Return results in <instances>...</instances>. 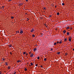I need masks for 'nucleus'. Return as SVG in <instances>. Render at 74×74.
<instances>
[{"mask_svg":"<svg viewBox=\"0 0 74 74\" xmlns=\"http://www.w3.org/2000/svg\"><path fill=\"white\" fill-rule=\"evenodd\" d=\"M60 52H57L58 55H59V54H60Z\"/></svg>","mask_w":74,"mask_h":74,"instance_id":"nucleus-17","label":"nucleus"},{"mask_svg":"<svg viewBox=\"0 0 74 74\" xmlns=\"http://www.w3.org/2000/svg\"><path fill=\"white\" fill-rule=\"evenodd\" d=\"M23 5V3H20V4L18 5L21 6V5Z\"/></svg>","mask_w":74,"mask_h":74,"instance_id":"nucleus-7","label":"nucleus"},{"mask_svg":"<svg viewBox=\"0 0 74 74\" xmlns=\"http://www.w3.org/2000/svg\"><path fill=\"white\" fill-rule=\"evenodd\" d=\"M38 66V64H36V66Z\"/></svg>","mask_w":74,"mask_h":74,"instance_id":"nucleus-35","label":"nucleus"},{"mask_svg":"<svg viewBox=\"0 0 74 74\" xmlns=\"http://www.w3.org/2000/svg\"><path fill=\"white\" fill-rule=\"evenodd\" d=\"M56 7H57V6H56V5L55 6V8H56Z\"/></svg>","mask_w":74,"mask_h":74,"instance_id":"nucleus-41","label":"nucleus"},{"mask_svg":"<svg viewBox=\"0 0 74 74\" xmlns=\"http://www.w3.org/2000/svg\"><path fill=\"white\" fill-rule=\"evenodd\" d=\"M25 71H27V69L26 68H25L24 69Z\"/></svg>","mask_w":74,"mask_h":74,"instance_id":"nucleus-23","label":"nucleus"},{"mask_svg":"<svg viewBox=\"0 0 74 74\" xmlns=\"http://www.w3.org/2000/svg\"><path fill=\"white\" fill-rule=\"evenodd\" d=\"M46 60H47V58H45L44 59V60L45 62L46 61Z\"/></svg>","mask_w":74,"mask_h":74,"instance_id":"nucleus-27","label":"nucleus"},{"mask_svg":"<svg viewBox=\"0 0 74 74\" xmlns=\"http://www.w3.org/2000/svg\"><path fill=\"white\" fill-rule=\"evenodd\" d=\"M62 5H64V3H62Z\"/></svg>","mask_w":74,"mask_h":74,"instance_id":"nucleus-32","label":"nucleus"},{"mask_svg":"<svg viewBox=\"0 0 74 74\" xmlns=\"http://www.w3.org/2000/svg\"><path fill=\"white\" fill-rule=\"evenodd\" d=\"M2 7L3 8H4V6H2Z\"/></svg>","mask_w":74,"mask_h":74,"instance_id":"nucleus-48","label":"nucleus"},{"mask_svg":"<svg viewBox=\"0 0 74 74\" xmlns=\"http://www.w3.org/2000/svg\"><path fill=\"white\" fill-rule=\"evenodd\" d=\"M11 19H14V17L12 16L11 17Z\"/></svg>","mask_w":74,"mask_h":74,"instance_id":"nucleus-24","label":"nucleus"},{"mask_svg":"<svg viewBox=\"0 0 74 74\" xmlns=\"http://www.w3.org/2000/svg\"><path fill=\"white\" fill-rule=\"evenodd\" d=\"M12 1V0H9V1H8L9 2H10V1Z\"/></svg>","mask_w":74,"mask_h":74,"instance_id":"nucleus-29","label":"nucleus"},{"mask_svg":"<svg viewBox=\"0 0 74 74\" xmlns=\"http://www.w3.org/2000/svg\"><path fill=\"white\" fill-rule=\"evenodd\" d=\"M32 37H35V35H34L33 34H32Z\"/></svg>","mask_w":74,"mask_h":74,"instance_id":"nucleus-18","label":"nucleus"},{"mask_svg":"<svg viewBox=\"0 0 74 74\" xmlns=\"http://www.w3.org/2000/svg\"><path fill=\"white\" fill-rule=\"evenodd\" d=\"M62 42L63 41L62 40H61L59 42V44H62Z\"/></svg>","mask_w":74,"mask_h":74,"instance_id":"nucleus-4","label":"nucleus"},{"mask_svg":"<svg viewBox=\"0 0 74 74\" xmlns=\"http://www.w3.org/2000/svg\"><path fill=\"white\" fill-rule=\"evenodd\" d=\"M4 60V59H3V60Z\"/></svg>","mask_w":74,"mask_h":74,"instance_id":"nucleus-51","label":"nucleus"},{"mask_svg":"<svg viewBox=\"0 0 74 74\" xmlns=\"http://www.w3.org/2000/svg\"><path fill=\"white\" fill-rule=\"evenodd\" d=\"M73 51H74V49H73Z\"/></svg>","mask_w":74,"mask_h":74,"instance_id":"nucleus-50","label":"nucleus"},{"mask_svg":"<svg viewBox=\"0 0 74 74\" xmlns=\"http://www.w3.org/2000/svg\"><path fill=\"white\" fill-rule=\"evenodd\" d=\"M8 70L9 69H11V66H9L8 67Z\"/></svg>","mask_w":74,"mask_h":74,"instance_id":"nucleus-14","label":"nucleus"},{"mask_svg":"<svg viewBox=\"0 0 74 74\" xmlns=\"http://www.w3.org/2000/svg\"><path fill=\"white\" fill-rule=\"evenodd\" d=\"M66 29H70V27L68 26L66 28Z\"/></svg>","mask_w":74,"mask_h":74,"instance_id":"nucleus-9","label":"nucleus"},{"mask_svg":"<svg viewBox=\"0 0 74 74\" xmlns=\"http://www.w3.org/2000/svg\"><path fill=\"white\" fill-rule=\"evenodd\" d=\"M6 0V1H7V0Z\"/></svg>","mask_w":74,"mask_h":74,"instance_id":"nucleus-55","label":"nucleus"},{"mask_svg":"<svg viewBox=\"0 0 74 74\" xmlns=\"http://www.w3.org/2000/svg\"><path fill=\"white\" fill-rule=\"evenodd\" d=\"M23 55H25V54H26V52H23Z\"/></svg>","mask_w":74,"mask_h":74,"instance_id":"nucleus-26","label":"nucleus"},{"mask_svg":"<svg viewBox=\"0 0 74 74\" xmlns=\"http://www.w3.org/2000/svg\"><path fill=\"white\" fill-rule=\"evenodd\" d=\"M40 67H41V68H42V65H41L40 66Z\"/></svg>","mask_w":74,"mask_h":74,"instance_id":"nucleus-37","label":"nucleus"},{"mask_svg":"<svg viewBox=\"0 0 74 74\" xmlns=\"http://www.w3.org/2000/svg\"><path fill=\"white\" fill-rule=\"evenodd\" d=\"M44 25H45V27H47L48 25H47L46 24H44Z\"/></svg>","mask_w":74,"mask_h":74,"instance_id":"nucleus-12","label":"nucleus"},{"mask_svg":"<svg viewBox=\"0 0 74 74\" xmlns=\"http://www.w3.org/2000/svg\"><path fill=\"white\" fill-rule=\"evenodd\" d=\"M33 55L34 54L33 53H32L31 55H30V57H31V58H32L33 56Z\"/></svg>","mask_w":74,"mask_h":74,"instance_id":"nucleus-3","label":"nucleus"},{"mask_svg":"<svg viewBox=\"0 0 74 74\" xmlns=\"http://www.w3.org/2000/svg\"><path fill=\"white\" fill-rule=\"evenodd\" d=\"M27 56V53L26 54V56Z\"/></svg>","mask_w":74,"mask_h":74,"instance_id":"nucleus-47","label":"nucleus"},{"mask_svg":"<svg viewBox=\"0 0 74 74\" xmlns=\"http://www.w3.org/2000/svg\"><path fill=\"white\" fill-rule=\"evenodd\" d=\"M71 39H72V37L71 36L69 38V39L68 40L69 41V42H71Z\"/></svg>","mask_w":74,"mask_h":74,"instance_id":"nucleus-1","label":"nucleus"},{"mask_svg":"<svg viewBox=\"0 0 74 74\" xmlns=\"http://www.w3.org/2000/svg\"><path fill=\"white\" fill-rule=\"evenodd\" d=\"M68 55V53H65V56H66L67 55Z\"/></svg>","mask_w":74,"mask_h":74,"instance_id":"nucleus-15","label":"nucleus"},{"mask_svg":"<svg viewBox=\"0 0 74 74\" xmlns=\"http://www.w3.org/2000/svg\"><path fill=\"white\" fill-rule=\"evenodd\" d=\"M26 1H28V0H25Z\"/></svg>","mask_w":74,"mask_h":74,"instance_id":"nucleus-40","label":"nucleus"},{"mask_svg":"<svg viewBox=\"0 0 74 74\" xmlns=\"http://www.w3.org/2000/svg\"><path fill=\"white\" fill-rule=\"evenodd\" d=\"M34 31V28H32V29L30 31L31 32H33Z\"/></svg>","mask_w":74,"mask_h":74,"instance_id":"nucleus-6","label":"nucleus"},{"mask_svg":"<svg viewBox=\"0 0 74 74\" xmlns=\"http://www.w3.org/2000/svg\"><path fill=\"white\" fill-rule=\"evenodd\" d=\"M40 59V57H38L37 58V59Z\"/></svg>","mask_w":74,"mask_h":74,"instance_id":"nucleus-31","label":"nucleus"},{"mask_svg":"<svg viewBox=\"0 0 74 74\" xmlns=\"http://www.w3.org/2000/svg\"><path fill=\"white\" fill-rule=\"evenodd\" d=\"M44 10H46L47 9V8L45 7H44Z\"/></svg>","mask_w":74,"mask_h":74,"instance_id":"nucleus-28","label":"nucleus"},{"mask_svg":"<svg viewBox=\"0 0 74 74\" xmlns=\"http://www.w3.org/2000/svg\"><path fill=\"white\" fill-rule=\"evenodd\" d=\"M17 33H19V31H18L17 32Z\"/></svg>","mask_w":74,"mask_h":74,"instance_id":"nucleus-43","label":"nucleus"},{"mask_svg":"<svg viewBox=\"0 0 74 74\" xmlns=\"http://www.w3.org/2000/svg\"><path fill=\"white\" fill-rule=\"evenodd\" d=\"M9 48H10V47H12V46L11 45H10L9 47H8Z\"/></svg>","mask_w":74,"mask_h":74,"instance_id":"nucleus-19","label":"nucleus"},{"mask_svg":"<svg viewBox=\"0 0 74 74\" xmlns=\"http://www.w3.org/2000/svg\"><path fill=\"white\" fill-rule=\"evenodd\" d=\"M52 50H53V49L51 48V51H52Z\"/></svg>","mask_w":74,"mask_h":74,"instance_id":"nucleus-36","label":"nucleus"},{"mask_svg":"<svg viewBox=\"0 0 74 74\" xmlns=\"http://www.w3.org/2000/svg\"><path fill=\"white\" fill-rule=\"evenodd\" d=\"M42 68V69H44V68Z\"/></svg>","mask_w":74,"mask_h":74,"instance_id":"nucleus-54","label":"nucleus"},{"mask_svg":"<svg viewBox=\"0 0 74 74\" xmlns=\"http://www.w3.org/2000/svg\"><path fill=\"white\" fill-rule=\"evenodd\" d=\"M57 15L59 16V12H58L57 13Z\"/></svg>","mask_w":74,"mask_h":74,"instance_id":"nucleus-21","label":"nucleus"},{"mask_svg":"<svg viewBox=\"0 0 74 74\" xmlns=\"http://www.w3.org/2000/svg\"><path fill=\"white\" fill-rule=\"evenodd\" d=\"M57 29H58L57 28H56V30H57Z\"/></svg>","mask_w":74,"mask_h":74,"instance_id":"nucleus-45","label":"nucleus"},{"mask_svg":"<svg viewBox=\"0 0 74 74\" xmlns=\"http://www.w3.org/2000/svg\"><path fill=\"white\" fill-rule=\"evenodd\" d=\"M17 62H18V63H19V62H21V61L18 60L17 61Z\"/></svg>","mask_w":74,"mask_h":74,"instance_id":"nucleus-11","label":"nucleus"},{"mask_svg":"<svg viewBox=\"0 0 74 74\" xmlns=\"http://www.w3.org/2000/svg\"><path fill=\"white\" fill-rule=\"evenodd\" d=\"M58 43H59V42L58 41H57V44H58Z\"/></svg>","mask_w":74,"mask_h":74,"instance_id":"nucleus-33","label":"nucleus"},{"mask_svg":"<svg viewBox=\"0 0 74 74\" xmlns=\"http://www.w3.org/2000/svg\"><path fill=\"white\" fill-rule=\"evenodd\" d=\"M64 33H66V30H64V31H63Z\"/></svg>","mask_w":74,"mask_h":74,"instance_id":"nucleus-16","label":"nucleus"},{"mask_svg":"<svg viewBox=\"0 0 74 74\" xmlns=\"http://www.w3.org/2000/svg\"><path fill=\"white\" fill-rule=\"evenodd\" d=\"M25 14H27V13H26Z\"/></svg>","mask_w":74,"mask_h":74,"instance_id":"nucleus-53","label":"nucleus"},{"mask_svg":"<svg viewBox=\"0 0 74 74\" xmlns=\"http://www.w3.org/2000/svg\"><path fill=\"white\" fill-rule=\"evenodd\" d=\"M49 18H51V15L50 16Z\"/></svg>","mask_w":74,"mask_h":74,"instance_id":"nucleus-44","label":"nucleus"},{"mask_svg":"<svg viewBox=\"0 0 74 74\" xmlns=\"http://www.w3.org/2000/svg\"><path fill=\"white\" fill-rule=\"evenodd\" d=\"M31 52H30L29 53V54H31Z\"/></svg>","mask_w":74,"mask_h":74,"instance_id":"nucleus-46","label":"nucleus"},{"mask_svg":"<svg viewBox=\"0 0 74 74\" xmlns=\"http://www.w3.org/2000/svg\"><path fill=\"white\" fill-rule=\"evenodd\" d=\"M30 64L31 65V66H33V64L32 63H31Z\"/></svg>","mask_w":74,"mask_h":74,"instance_id":"nucleus-20","label":"nucleus"},{"mask_svg":"<svg viewBox=\"0 0 74 74\" xmlns=\"http://www.w3.org/2000/svg\"><path fill=\"white\" fill-rule=\"evenodd\" d=\"M43 35H44V34L42 33L41 34V37H42V36H43Z\"/></svg>","mask_w":74,"mask_h":74,"instance_id":"nucleus-10","label":"nucleus"},{"mask_svg":"<svg viewBox=\"0 0 74 74\" xmlns=\"http://www.w3.org/2000/svg\"><path fill=\"white\" fill-rule=\"evenodd\" d=\"M30 67L31 66V65H29Z\"/></svg>","mask_w":74,"mask_h":74,"instance_id":"nucleus-49","label":"nucleus"},{"mask_svg":"<svg viewBox=\"0 0 74 74\" xmlns=\"http://www.w3.org/2000/svg\"><path fill=\"white\" fill-rule=\"evenodd\" d=\"M2 73L1 72H0V74H1V73Z\"/></svg>","mask_w":74,"mask_h":74,"instance_id":"nucleus-42","label":"nucleus"},{"mask_svg":"<svg viewBox=\"0 0 74 74\" xmlns=\"http://www.w3.org/2000/svg\"><path fill=\"white\" fill-rule=\"evenodd\" d=\"M16 74V72L15 71L14 73V74Z\"/></svg>","mask_w":74,"mask_h":74,"instance_id":"nucleus-38","label":"nucleus"},{"mask_svg":"<svg viewBox=\"0 0 74 74\" xmlns=\"http://www.w3.org/2000/svg\"><path fill=\"white\" fill-rule=\"evenodd\" d=\"M57 44L56 43V42H55L54 44V45H56Z\"/></svg>","mask_w":74,"mask_h":74,"instance_id":"nucleus-25","label":"nucleus"},{"mask_svg":"<svg viewBox=\"0 0 74 74\" xmlns=\"http://www.w3.org/2000/svg\"><path fill=\"white\" fill-rule=\"evenodd\" d=\"M27 21H29V18H27Z\"/></svg>","mask_w":74,"mask_h":74,"instance_id":"nucleus-30","label":"nucleus"},{"mask_svg":"<svg viewBox=\"0 0 74 74\" xmlns=\"http://www.w3.org/2000/svg\"><path fill=\"white\" fill-rule=\"evenodd\" d=\"M5 65L8 66V62H5Z\"/></svg>","mask_w":74,"mask_h":74,"instance_id":"nucleus-8","label":"nucleus"},{"mask_svg":"<svg viewBox=\"0 0 74 74\" xmlns=\"http://www.w3.org/2000/svg\"><path fill=\"white\" fill-rule=\"evenodd\" d=\"M10 55H12V53L11 52H10Z\"/></svg>","mask_w":74,"mask_h":74,"instance_id":"nucleus-34","label":"nucleus"},{"mask_svg":"<svg viewBox=\"0 0 74 74\" xmlns=\"http://www.w3.org/2000/svg\"><path fill=\"white\" fill-rule=\"evenodd\" d=\"M36 48H34V51H35L36 50Z\"/></svg>","mask_w":74,"mask_h":74,"instance_id":"nucleus-22","label":"nucleus"},{"mask_svg":"<svg viewBox=\"0 0 74 74\" xmlns=\"http://www.w3.org/2000/svg\"><path fill=\"white\" fill-rule=\"evenodd\" d=\"M64 42H66V41H67V38H65L64 39Z\"/></svg>","mask_w":74,"mask_h":74,"instance_id":"nucleus-2","label":"nucleus"},{"mask_svg":"<svg viewBox=\"0 0 74 74\" xmlns=\"http://www.w3.org/2000/svg\"><path fill=\"white\" fill-rule=\"evenodd\" d=\"M66 34L68 35V36H69V32H67Z\"/></svg>","mask_w":74,"mask_h":74,"instance_id":"nucleus-13","label":"nucleus"},{"mask_svg":"<svg viewBox=\"0 0 74 74\" xmlns=\"http://www.w3.org/2000/svg\"><path fill=\"white\" fill-rule=\"evenodd\" d=\"M16 33H17V32H18L16 31Z\"/></svg>","mask_w":74,"mask_h":74,"instance_id":"nucleus-52","label":"nucleus"},{"mask_svg":"<svg viewBox=\"0 0 74 74\" xmlns=\"http://www.w3.org/2000/svg\"><path fill=\"white\" fill-rule=\"evenodd\" d=\"M23 33V32L22 30H21L20 32V33L21 34H20V35H21L22 34V33Z\"/></svg>","mask_w":74,"mask_h":74,"instance_id":"nucleus-5","label":"nucleus"},{"mask_svg":"<svg viewBox=\"0 0 74 74\" xmlns=\"http://www.w3.org/2000/svg\"><path fill=\"white\" fill-rule=\"evenodd\" d=\"M70 30H72L73 29L72 28H70Z\"/></svg>","mask_w":74,"mask_h":74,"instance_id":"nucleus-39","label":"nucleus"}]
</instances>
